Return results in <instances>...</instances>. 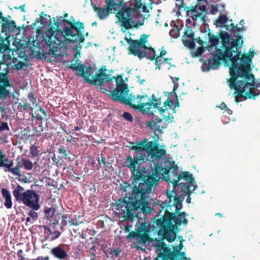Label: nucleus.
I'll return each instance as SVG.
<instances>
[{"label":"nucleus","mask_w":260,"mask_h":260,"mask_svg":"<svg viewBox=\"0 0 260 260\" xmlns=\"http://www.w3.org/2000/svg\"><path fill=\"white\" fill-rule=\"evenodd\" d=\"M178 257L179 260H190V259H188L186 257L185 253L184 252H179Z\"/></svg>","instance_id":"42"},{"label":"nucleus","mask_w":260,"mask_h":260,"mask_svg":"<svg viewBox=\"0 0 260 260\" xmlns=\"http://www.w3.org/2000/svg\"><path fill=\"white\" fill-rule=\"evenodd\" d=\"M176 6L180 9L181 8H183L185 11V8L186 7V4H184L183 0H176Z\"/></svg>","instance_id":"39"},{"label":"nucleus","mask_w":260,"mask_h":260,"mask_svg":"<svg viewBox=\"0 0 260 260\" xmlns=\"http://www.w3.org/2000/svg\"><path fill=\"white\" fill-rule=\"evenodd\" d=\"M216 53L213 57L210 58L205 61L203 69L204 71H208L211 69H216L219 66L220 60H226L225 56L222 55V50L215 48Z\"/></svg>","instance_id":"11"},{"label":"nucleus","mask_w":260,"mask_h":260,"mask_svg":"<svg viewBox=\"0 0 260 260\" xmlns=\"http://www.w3.org/2000/svg\"><path fill=\"white\" fill-rule=\"evenodd\" d=\"M148 240V237L146 235L140 234L134 238V243L136 246H139L145 244Z\"/></svg>","instance_id":"26"},{"label":"nucleus","mask_w":260,"mask_h":260,"mask_svg":"<svg viewBox=\"0 0 260 260\" xmlns=\"http://www.w3.org/2000/svg\"><path fill=\"white\" fill-rule=\"evenodd\" d=\"M162 121V119L157 118L155 120L150 121L146 122V125L147 127L155 131L159 129L160 125L158 124Z\"/></svg>","instance_id":"25"},{"label":"nucleus","mask_w":260,"mask_h":260,"mask_svg":"<svg viewBox=\"0 0 260 260\" xmlns=\"http://www.w3.org/2000/svg\"><path fill=\"white\" fill-rule=\"evenodd\" d=\"M224 26L225 27L227 30H229L230 31H234V29H235L236 27L234 25V24L233 23H231L230 25H225Z\"/></svg>","instance_id":"43"},{"label":"nucleus","mask_w":260,"mask_h":260,"mask_svg":"<svg viewBox=\"0 0 260 260\" xmlns=\"http://www.w3.org/2000/svg\"><path fill=\"white\" fill-rule=\"evenodd\" d=\"M35 211L36 210L33 209L30 210L28 213V216L31 217V219L34 221L37 220L38 217V213Z\"/></svg>","instance_id":"35"},{"label":"nucleus","mask_w":260,"mask_h":260,"mask_svg":"<svg viewBox=\"0 0 260 260\" xmlns=\"http://www.w3.org/2000/svg\"><path fill=\"white\" fill-rule=\"evenodd\" d=\"M196 41L197 43H198L201 46H204V45L206 44V42H204V41H203L201 38L200 37H198L197 38H196V39H194V41Z\"/></svg>","instance_id":"51"},{"label":"nucleus","mask_w":260,"mask_h":260,"mask_svg":"<svg viewBox=\"0 0 260 260\" xmlns=\"http://www.w3.org/2000/svg\"><path fill=\"white\" fill-rule=\"evenodd\" d=\"M210 13L212 14H214L218 12V7L217 6L212 5L210 8Z\"/></svg>","instance_id":"49"},{"label":"nucleus","mask_w":260,"mask_h":260,"mask_svg":"<svg viewBox=\"0 0 260 260\" xmlns=\"http://www.w3.org/2000/svg\"><path fill=\"white\" fill-rule=\"evenodd\" d=\"M3 23L2 24V32H11L13 31L16 28V23L13 20H9L7 18L4 17L2 20Z\"/></svg>","instance_id":"19"},{"label":"nucleus","mask_w":260,"mask_h":260,"mask_svg":"<svg viewBox=\"0 0 260 260\" xmlns=\"http://www.w3.org/2000/svg\"><path fill=\"white\" fill-rule=\"evenodd\" d=\"M164 167L168 170L172 167L177 169L179 172V179L176 182L168 180L165 178H161L165 179L167 181L171 183L173 190L167 193L169 201L162 202L159 205L160 212L157 215L158 218L164 209V215L162 218L159 217L156 219L155 223L157 226L160 229L158 233L159 235H163L164 238L168 242H173L176 238V234L174 230L175 225L174 222L178 225L184 224L186 225L187 223V220L186 218L187 214L185 212H182L177 216L175 214L177 213L179 210L182 208V202L183 200L182 196L190 194L197 188V185L192 174L189 172H182L175 164H164Z\"/></svg>","instance_id":"2"},{"label":"nucleus","mask_w":260,"mask_h":260,"mask_svg":"<svg viewBox=\"0 0 260 260\" xmlns=\"http://www.w3.org/2000/svg\"><path fill=\"white\" fill-rule=\"evenodd\" d=\"M2 194L5 199L4 205L5 207L8 209H11L12 207L13 204L10 191L6 188H3L2 189Z\"/></svg>","instance_id":"24"},{"label":"nucleus","mask_w":260,"mask_h":260,"mask_svg":"<svg viewBox=\"0 0 260 260\" xmlns=\"http://www.w3.org/2000/svg\"><path fill=\"white\" fill-rule=\"evenodd\" d=\"M143 164H129L133 178V183H139L138 187L135 186L131 198L125 197L118 200L114 206L115 213L119 218L126 220L128 226L138 217L139 209L144 212H149L150 208L147 201L148 195L151 192L152 188L157 184L160 178H165L174 183L179 179V172L172 167L170 170L164 167V164H154L155 169L148 172L143 166Z\"/></svg>","instance_id":"1"},{"label":"nucleus","mask_w":260,"mask_h":260,"mask_svg":"<svg viewBox=\"0 0 260 260\" xmlns=\"http://www.w3.org/2000/svg\"><path fill=\"white\" fill-rule=\"evenodd\" d=\"M219 107L221 110H225L226 109H228V107H227L226 105L224 102L221 103Z\"/></svg>","instance_id":"56"},{"label":"nucleus","mask_w":260,"mask_h":260,"mask_svg":"<svg viewBox=\"0 0 260 260\" xmlns=\"http://www.w3.org/2000/svg\"><path fill=\"white\" fill-rule=\"evenodd\" d=\"M31 218L29 216L27 217L26 218V225H28V223H32V222H31Z\"/></svg>","instance_id":"62"},{"label":"nucleus","mask_w":260,"mask_h":260,"mask_svg":"<svg viewBox=\"0 0 260 260\" xmlns=\"http://www.w3.org/2000/svg\"><path fill=\"white\" fill-rule=\"evenodd\" d=\"M220 38L221 47L224 50L222 55L231 62L229 72L231 78L228 82L230 88L235 90V101L238 103L242 99L254 100L259 93L255 88L260 86L255 82L254 75L251 73L250 65L248 63L239 64L238 62L241 56L239 51L240 39H233L227 32L222 34Z\"/></svg>","instance_id":"3"},{"label":"nucleus","mask_w":260,"mask_h":260,"mask_svg":"<svg viewBox=\"0 0 260 260\" xmlns=\"http://www.w3.org/2000/svg\"><path fill=\"white\" fill-rule=\"evenodd\" d=\"M50 253L60 259H64L68 256L67 252L63 249V245H59L53 247L51 250Z\"/></svg>","instance_id":"17"},{"label":"nucleus","mask_w":260,"mask_h":260,"mask_svg":"<svg viewBox=\"0 0 260 260\" xmlns=\"http://www.w3.org/2000/svg\"><path fill=\"white\" fill-rule=\"evenodd\" d=\"M38 110L40 112H41L44 116L46 117L47 116V114H46L45 111L43 109H42L41 107H39Z\"/></svg>","instance_id":"59"},{"label":"nucleus","mask_w":260,"mask_h":260,"mask_svg":"<svg viewBox=\"0 0 260 260\" xmlns=\"http://www.w3.org/2000/svg\"><path fill=\"white\" fill-rule=\"evenodd\" d=\"M225 111H227V113L229 115H231L233 113L232 111L228 108L225 110Z\"/></svg>","instance_id":"63"},{"label":"nucleus","mask_w":260,"mask_h":260,"mask_svg":"<svg viewBox=\"0 0 260 260\" xmlns=\"http://www.w3.org/2000/svg\"><path fill=\"white\" fill-rule=\"evenodd\" d=\"M22 166V168L24 167L26 170H31L33 167V164H19Z\"/></svg>","instance_id":"44"},{"label":"nucleus","mask_w":260,"mask_h":260,"mask_svg":"<svg viewBox=\"0 0 260 260\" xmlns=\"http://www.w3.org/2000/svg\"><path fill=\"white\" fill-rule=\"evenodd\" d=\"M25 101L26 103L21 106L23 110L29 109L30 111L32 112L34 109L37 108L38 104L36 103V99L32 92L28 94Z\"/></svg>","instance_id":"16"},{"label":"nucleus","mask_w":260,"mask_h":260,"mask_svg":"<svg viewBox=\"0 0 260 260\" xmlns=\"http://www.w3.org/2000/svg\"><path fill=\"white\" fill-rule=\"evenodd\" d=\"M6 155L4 154L3 150L0 149V162H7L8 159L5 158Z\"/></svg>","instance_id":"41"},{"label":"nucleus","mask_w":260,"mask_h":260,"mask_svg":"<svg viewBox=\"0 0 260 260\" xmlns=\"http://www.w3.org/2000/svg\"><path fill=\"white\" fill-rule=\"evenodd\" d=\"M24 190L21 186L18 185L13 191L15 199L31 209L38 210L40 208L39 204V195L33 190H27L24 192Z\"/></svg>","instance_id":"10"},{"label":"nucleus","mask_w":260,"mask_h":260,"mask_svg":"<svg viewBox=\"0 0 260 260\" xmlns=\"http://www.w3.org/2000/svg\"><path fill=\"white\" fill-rule=\"evenodd\" d=\"M52 235H53L51 237V240H53L54 239H57V238H58L59 237V236L60 235V233L58 231H56L52 233Z\"/></svg>","instance_id":"48"},{"label":"nucleus","mask_w":260,"mask_h":260,"mask_svg":"<svg viewBox=\"0 0 260 260\" xmlns=\"http://www.w3.org/2000/svg\"><path fill=\"white\" fill-rule=\"evenodd\" d=\"M207 35L208 36L209 42L211 44L210 46H209V47L216 46L219 42L218 39L213 34L210 32L208 33Z\"/></svg>","instance_id":"29"},{"label":"nucleus","mask_w":260,"mask_h":260,"mask_svg":"<svg viewBox=\"0 0 260 260\" xmlns=\"http://www.w3.org/2000/svg\"><path fill=\"white\" fill-rule=\"evenodd\" d=\"M129 91L127 85L121 79L120 83H117L116 88L110 92V96L113 101L128 105L143 114L150 111L153 103L144 102V100L147 97L146 94L135 95L133 93H131L128 94Z\"/></svg>","instance_id":"6"},{"label":"nucleus","mask_w":260,"mask_h":260,"mask_svg":"<svg viewBox=\"0 0 260 260\" xmlns=\"http://www.w3.org/2000/svg\"><path fill=\"white\" fill-rule=\"evenodd\" d=\"M110 253L112 255L118 257L120 251L118 249H111Z\"/></svg>","instance_id":"50"},{"label":"nucleus","mask_w":260,"mask_h":260,"mask_svg":"<svg viewBox=\"0 0 260 260\" xmlns=\"http://www.w3.org/2000/svg\"><path fill=\"white\" fill-rule=\"evenodd\" d=\"M76 62L71 64L70 68L73 70L78 71L79 72L78 75L84 78L86 82L92 85L102 86L104 85L106 83L112 80L113 78L116 79V83H118L117 78L115 77L111 78L110 75L105 73L95 74L91 79H90L89 77L91 75V71L93 70V68L91 66L86 67L83 64L78 63L77 60H76ZM116 85H117V84Z\"/></svg>","instance_id":"9"},{"label":"nucleus","mask_w":260,"mask_h":260,"mask_svg":"<svg viewBox=\"0 0 260 260\" xmlns=\"http://www.w3.org/2000/svg\"><path fill=\"white\" fill-rule=\"evenodd\" d=\"M172 59V58H166L163 59V60H161L160 61L156 63L155 61V65L156 66L155 70H169L171 69L172 67H175L174 65L172 64L171 62H169Z\"/></svg>","instance_id":"23"},{"label":"nucleus","mask_w":260,"mask_h":260,"mask_svg":"<svg viewBox=\"0 0 260 260\" xmlns=\"http://www.w3.org/2000/svg\"><path fill=\"white\" fill-rule=\"evenodd\" d=\"M78 138H74L72 136H70V138L68 137L67 139V142L68 143H71L72 141H75V140H77Z\"/></svg>","instance_id":"55"},{"label":"nucleus","mask_w":260,"mask_h":260,"mask_svg":"<svg viewBox=\"0 0 260 260\" xmlns=\"http://www.w3.org/2000/svg\"><path fill=\"white\" fill-rule=\"evenodd\" d=\"M148 37L149 35L144 34L141 36L139 39H126L129 45L127 48L128 54L137 56L140 59L146 57L150 60H155L157 56L154 49L146 46Z\"/></svg>","instance_id":"8"},{"label":"nucleus","mask_w":260,"mask_h":260,"mask_svg":"<svg viewBox=\"0 0 260 260\" xmlns=\"http://www.w3.org/2000/svg\"><path fill=\"white\" fill-rule=\"evenodd\" d=\"M13 164H0L1 168H6L5 171H9L15 175L21 176L20 169L22 168V166L18 164L17 167L12 168Z\"/></svg>","instance_id":"21"},{"label":"nucleus","mask_w":260,"mask_h":260,"mask_svg":"<svg viewBox=\"0 0 260 260\" xmlns=\"http://www.w3.org/2000/svg\"><path fill=\"white\" fill-rule=\"evenodd\" d=\"M164 106L166 107L167 105L170 107L173 104V102L172 100H170L168 99L164 103Z\"/></svg>","instance_id":"52"},{"label":"nucleus","mask_w":260,"mask_h":260,"mask_svg":"<svg viewBox=\"0 0 260 260\" xmlns=\"http://www.w3.org/2000/svg\"><path fill=\"white\" fill-rule=\"evenodd\" d=\"M61 20L67 23L68 25L64 24L62 30L55 29V27L51 26L50 28L51 35L46 40V43L50 48L48 54L55 57L60 55V53L57 52H58L59 46L61 43H81L84 41L83 31L82 30L84 29V25L82 22L72 23L67 19H61Z\"/></svg>","instance_id":"4"},{"label":"nucleus","mask_w":260,"mask_h":260,"mask_svg":"<svg viewBox=\"0 0 260 260\" xmlns=\"http://www.w3.org/2000/svg\"><path fill=\"white\" fill-rule=\"evenodd\" d=\"M204 52V46H201L198 48L197 51H196V56L201 55Z\"/></svg>","instance_id":"46"},{"label":"nucleus","mask_w":260,"mask_h":260,"mask_svg":"<svg viewBox=\"0 0 260 260\" xmlns=\"http://www.w3.org/2000/svg\"><path fill=\"white\" fill-rule=\"evenodd\" d=\"M198 10H199L201 12H206L207 11L206 7L205 5H200V3H199V6L198 8Z\"/></svg>","instance_id":"53"},{"label":"nucleus","mask_w":260,"mask_h":260,"mask_svg":"<svg viewBox=\"0 0 260 260\" xmlns=\"http://www.w3.org/2000/svg\"><path fill=\"white\" fill-rule=\"evenodd\" d=\"M44 212L48 219L52 218L54 215V211L51 208H46L44 210Z\"/></svg>","instance_id":"32"},{"label":"nucleus","mask_w":260,"mask_h":260,"mask_svg":"<svg viewBox=\"0 0 260 260\" xmlns=\"http://www.w3.org/2000/svg\"><path fill=\"white\" fill-rule=\"evenodd\" d=\"M30 151L32 157H36L39 155L38 148L35 146H31L30 148Z\"/></svg>","instance_id":"34"},{"label":"nucleus","mask_w":260,"mask_h":260,"mask_svg":"<svg viewBox=\"0 0 260 260\" xmlns=\"http://www.w3.org/2000/svg\"><path fill=\"white\" fill-rule=\"evenodd\" d=\"M106 68L105 66H103L101 69L99 70V73H105L106 71Z\"/></svg>","instance_id":"61"},{"label":"nucleus","mask_w":260,"mask_h":260,"mask_svg":"<svg viewBox=\"0 0 260 260\" xmlns=\"http://www.w3.org/2000/svg\"><path fill=\"white\" fill-rule=\"evenodd\" d=\"M10 128L7 122H1L0 123V133L4 131H9Z\"/></svg>","instance_id":"31"},{"label":"nucleus","mask_w":260,"mask_h":260,"mask_svg":"<svg viewBox=\"0 0 260 260\" xmlns=\"http://www.w3.org/2000/svg\"><path fill=\"white\" fill-rule=\"evenodd\" d=\"M151 102H152L153 105H152V107H153L154 108H158V106L161 104L160 99H157L154 94L152 95L151 99H149L148 102L146 103Z\"/></svg>","instance_id":"30"},{"label":"nucleus","mask_w":260,"mask_h":260,"mask_svg":"<svg viewBox=\"0 0 260 260\" xmlns=\"http://www.w3.org/2000/svg\"><path fill=\"white\" fill-rule=\"evenodd\" d=\"M164 118L166 122L170 123L172 122L174 117L171 114L169 113L167 116L164 115Z\"/></svg>","instance_id":"40"},{"label":"nucleus","mask_w":260,"mask_h":260,"mask_svg":"<svg viewBox=\"0 0 260 260\" xmlns=\"http://www.w3.org/2000/svg\"><path fill=\"white\" fill-rule=\"evenodd\" d=\"M182 247H183V244L181 243H180V244L178 246H176L174 248V250L176 252H180L181 250V249H182Z\"/></svg>","instance_id":"54"},{"label":"nucleus","mask_w":260,"mask_h":260,"mask_svg":"<svg viewBox=\"0 0 260 260\" xmlns=\"http://www.w3.org/2000/svg\"><path fill=\"white\" fill-rule=\"evenodd\" d=\"M106 153L104 152H101L98 155L97 160L99 162H105L106 157H105Z\"/></svg>","instance_id":"36"},{"label":"nucleus","mask_w":260,"mask_h":260,"mask_svg":"<svg viewBox=\"0 0 260 260\" xmlns=\"http://www.w3.org/2000/svg\"><path fill=\"white\" fill-rule=\"evenodd\" d=\"M59 157L61 160L67 161H73L76 158L75 156L70 153V151H67L66 147L63 146L60 147L58 149Z\"/></svg>","instance_id":"18"},{"label":"nucleus","mask_w":260,"mask_h":260,"mask_svg":"<svg viewBox=\"0 0 260 260\" xmlns=\"http://www.w3.org/2000/svg\"><path fill=\"white\" fill-rule=\"evenodd\" d=\"M199 4L196 3L194 6L191 5L190 7L185 8L186 15L192 18L193 20H197L199 17H201L204 21H205L204 17H203L202 13L198 11Z\"/></svg>","instance_id":"15"},{"label":"nucleus","mask_w":260,"mask_h":260,"mask_svg":"<svg viewBox=\"0 0 260 260\" xmlns=\"http://www.w3.org/2000/svg\"><path fill=\"white\" fill-rule=\"evenodd\" d=\"M241 59L242 62H250L251 61V58L250 57V56L248 54H243L242 55V58L239 59Z\"/></svg>","instance_id":"38"},{"label":"nucleus","mask_w":260,"mask_h":260,"mask_svg":"<svg viewBox=\"0 0 260 260\" xmlns=\"http://www.w3.org/2000/svg\"><path fill=\"white\" fill-rule=\"evenodd\" d=\"M149 2L151 5L153 3L152 0H134V4H131L129 7L133 9V15L135 17V13L136 11L140 9H143L144 12H148L149 10L147 7V3Z\"/></svg>","instance_id":"14"},{"label":"nucleus","mask_w":260,"mask_h":260,"mask_svg":"<svg viewBox=\"0 0 260 260\" xmlns=\"http://www.w3.org/2000/svg\"><path fill=\"white\" fill-rule=\"evenodd\" d=\"M8 50V46L4 43H0V64H6V62L8 59H11V56L7 55L6 51Z\"/></svg>","instance_id":"20"},{"label":"nucleus","mask_w":260,"mask_h":260,"mask_svg":"<svg viewBox=\"0 0 260 260\" xmlns=\"http://www.w3.org/2000/svg\"><path fill=\"white\" fill-rule=\"evenodd\" d=\"M105 4L111 14H115L120 26L125 30L137 26L134 20L132 7L127 6L123 0H105Z\"/></svg>","instance_id":"7"},{"label":"nucleus","mask_w":260,"mask_h":260,"mask_svg":"<svg viewBox=\"0 0 260 260\" xmlns=\"http://www.w3.org/2000/svg\"><path fill=\"white\" fill-rule=\"evenodd\" d=\"M194 33L190 26H186L184 35L182 36V42L185 46L189 49H193L196 44L194 38Z\"/></svg>","instance_id":"13"},{"label":"nucleus","mask_w":260,"mask_h":260,"mask_svg":"<svg viewBox=\"0 0 260 260\" xmlns=\"http://www.w3.org/2000/svg\"><path fill=\"white\" fill-rule=\"evenodd\" d=\"M228 18L225 15H222L220 14L218 19L215 21L216 24L217 26H223L225 25V24L228 22Z\"/></svg>","instance_id":"28"},{"label":"nucleus","mask_w":260,"mask_h":260,"mask_svg":"<svg viewBox=\"0 0 260 260\" xmlns=\"http://www.w3.org/2000/svg\"><path fill=\"white\" fill-rule=\"evenodd\" d=\"M49 256L41 257V260H49Z\"/></svg>","instance_id":"64"},{"label":"nucleus","mask_w":260,"mask_h":260,"mask_svg":"<svg viewBox=\"0 0 260 260\" xmlns=\"http://www.w3.org/2000/svg\"><path fill=\"white\" fill-rule=\"evenodd\" d=\"M171 79H172V80L173 83H174V88H173V92L174 93V94L175 96H176V98H177V94H176V92H175V91L177 90V89L178 88V83H176L175 81H174V80L173 79V78H172V77H171Z\"/></svg>","instance_id":"47"},{"label":"nucleus","mask_w":260,"mask_h":260,"mask_svg":"<svg viewBox=\"0 0 260 260\" xmlns=\"http://www.w3.org/2000/svg\"><path fill=\"white\" fill-rule=\"evenodd\" d=\"M54 24L56 26L55 29H60L59 26L60 25V21L59 20H57L56 21H55V20L54 19Z\"/></svg>","instance_id":"57"},{"label":"nucleus","mask_w":260,"mask_h":260,"mask_svg":"<svg viewBox=\"0 0 260 260\" xmlns=\"http://www.w3.org/2000/svg\"><path fill=\"white\" fill-rule=\"evenodd\" d=\"M122 116L125 120H127L129 122H132L133 120V117L132 115L127 112H124Z\"/></svg>","instance_id":"37"},{"label":"nucleus","mask_w":260,"mask_h":260,"mask_svg":"<svg viewBox=\"0 0 260 260\" xmlns=\"http://www.w3.org/2000/svg\"><path fill=\"white\" fill-rule=\"evenodd\" d=\"M15 9H20V10L23 12H25V5H21L20 6L19 8H17L16 7H15Z\"/></svg>","instance_id":"58"},{"label":"nucleus","mask_w":260,"mask_h":260,"mask_svg":"<svg viewBox=\"0 0 260 260\" xmlns=\"http://www.w3.org/2000/svg\"><path fill=\"white\" fill-rule=\"evenodd\" d=\"M94 11L96 13L98 17L101 20H103L107 18L110 14V12L108 10V8H106V5H105V8H103L101 6L96 7V6H94L93 7Z\"/></svg>","instance_id":"22"},{"label":"nucleus","mask_w":260,"mask_h":260,"mask_svg":"<svg viewBox=\"0 0 260 260\" xmlns=\"http://www.w3.org/2000/svg\"><path fill=\"white\" fill-rule=\"evenodd\" d=\"M30 135L24 129V131L21 132V133L18 135V138L20 139V143H26L29 139Z\"/></svg>","instance_id":"27"},{"label":"nucleus","mask_w":260,"mask_h":260,"mask_svg":"<svg viewBox=\"0 0 260 260\" xmlns=\"http://www.w3.org/2000/svg\"><path fill=\"white\" fill-rule=\"evenodd\" d=\"M244 27L242 26L241 27H236L235 29L238 32H241L244 30Z\"/></svg>","instance_id":"60"},{"label":"nucleus","mask_w":260,"mask_h":260,"mask_svg":"<svg viewBox=\"0 0 260 260\" xmlns=\"http://www.w3.org/2000/svg\"><path fill=\"white\" fill-rule=\"evenodd\" d=\"M166 54L167 51L165 49H163L162 48L160 52L159 55L158 56H157L156 58H155L156 63H157V62L160 61L161 60H163V56L165 55Z\"/></svg>","instance_id":"33"},{"label":"nucleus","mask_w":260,"mask_h":260,"mask_svg":"<svg viewBox=\"0 0 260 260\" xmlns=\"http://www.w3.org/2000/svg\"><path fill=\"white\" fill-rule=\"evenodd\" d=\"M130 144V149L135 152L133 159L128 156L130 162H138L141 160L143 162L160 160L161 162H175L171 160V155L167 153L166 149L160 147L159 144L154 141H148L145 138L137 143L131 142Z\"/></svg>","instance_id":"5"},{"label":"nucleus","mask_w":260,"mask_h":260,"mask_svg":"<svg viewBox=\"0 0 260 260\" xmlns=\"http://www.w3.org/2000/svg\"><path fill=\"white\" fill-rule=\"evenodd\" d=\"M25 66V63L24 62L22 61H19L17 63L15 64V67L17 70H20Z\"/></svg>","instance_id":"45"},{"label":"nucleus","mask_w":260,"mask_h":260,"mask_svg":"<svg viewBox=\"0 0 260 260\" xmlns=\"http://www.w3.org/2000/svg\"><path fill=\"white\" fill-rule=\"evenodd\" d=\"M152 246L155 248L157 254L156 260H168L170 257V250L162 241H154L152 243Z\"/></svg>","instance_id":"12"}]
</instances>
